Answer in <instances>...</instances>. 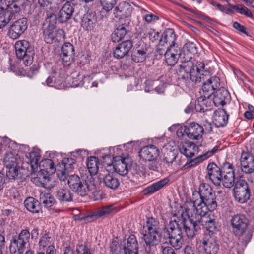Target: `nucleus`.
Returning a JSON list of instances; mask_svg holds the SVG:
<instances>
[{
    "label": "nucleus",
    "instance_id": "1",
    "mask_svg": "<svg viewBox=\"0 0 254 254\" xmlns=\"http://www.w3.org/2000/svg\"><path fill=\"white\" fill-rule=\"evenodd\" d=\"M181 72L186 75H181V78L185 81L190 79L195 83H202L200 92L211 97L215 91L219 88L220 79L216 76H211L210 72L205 69V64L203 62L196 61L193 63L191 61L182 63L180 65Z\"/></svg>",
    "mask_w": 254,
    "mask_h": 254
},
{
    "label": "nucleus",
    "instance_id": "2",
    "mask_svg": "<svg viewBox=\"0 0 254 254\" xmlns=\"http://www.w3.org/2000/svg\"><path fill=\"white\" fill-rule=\"evenodd\" d=\"M143 239L146 244L145 251L151 254L156 251V246L160 242V228L159 222L153 217L148 218L144 226Z\"/></svg>",
    "mask_w": 254,
    "mask_h": 254
},
{
    "label": "nucleus",
    "instance_id": "3",
    "mask_svg": "<svg viewBox=\"0 0 254 254\" xmlns=\"http://www.w3.org/2000/svg\"><path fill=\"white\" fill-rule=\"evenodd\" d=\"M162 234L165 238L169 239V244L175 249H179L182 246L183 238L181 227L176 221H171L166 225L163 229Z\"/></svg>",
    "mask_w": 254,
    "mask_h": 254
},
{
    "label": "nucleus",
    "instance_id": "4",
    "mask_svg": "<svg viewBox=\"0 0 254 254\" xmlns=\"http://www.w3.org/2000/svg\"><path fill=\"white\" fill-rule=\"evenodd\" d=\"M20 10V4L18 1L0 0V29L4 27Z\"/></svg>",
    "mask_w": 254,
    "mask_h": 254
},
{
    "label": "nucleus",
    "instance_id": "5",
    "mask_svg": "<svg viewBox=\"0 0 254 254\" xmlns=\"http://www.w3.org/2000/svg\"><path fill=\"white\" fill-rule=\"evenodd\" d=\"M189 208L191 206L192 210L199 216L206 215L207 211H213L215 210L217 207V203L216 201L215 196L209 197L202 200L198 199H193L190 201H187L185 204Z\"/></svg>",
    "mask_w": 254,
    "mask_h": 254
},
{
    "label": "nucleus",
    "instance_id": "6",
    "mask_svg": "<svg viewBox=\"0 0 254 254\" xmlns=\"http://www.w3.org/2000/svg\"><path fill=\"white\" fill-rule=\"evenodd\" d=\"M190 208L185 205V212L188 217V220L183 221V228L186 233V236L189 239H192L196 235V232L200 229L199 227V221H201V216H199Z\"/></svg>",
    "mask_w": 254,
    "mask_h": 254
},
{
    "label": "nucleus",
    "instance_id": "7",
    "mask_svg": "<svg viewBox=\"0 0 254 254\" xmlns=\"http://www.w3.org/2000/svg\"><path fill=\"white\" fill-rule=\"evenodd\" d=\"M231 222L234 234L239 237V239L243 245H246L251 238V236L249 234L245 235L244 237L243 236L249 224L247 218L244 215L237 214L232 217Z\"/></svg>",
    "mask_w": 254,
    "mask_h": 254
},
{
    "label": "nucleus",
    "instance_id": "8",
    "mask_svg": "<svg viewBox=\"0 0 254 254\" xmlns=\"http://www.w3.org/2000/svg\"><path fill=\"white\" fill-rule=\"evenodd\" d=\"M110 251L112 254H139L138 243L134 235H130L127 239L123 242L120 246L112 244L110 246Z\"/></svg>",
    "mask_w": 254,
    "mask_h": 254
},
{
    "label": "nucleus",
    "instance_id": "9",
    "mask_svg": "<svg viewBox=\"0 0 254 254\" xmlns=\"http://www.w3.org/2000/svg\"><path fill=\"white\" fill-rule=\"evenodd\" d=\"M15 49L17 57L22 60L26 66L32 64L34 51L28 41L25 40L17 41L15 44Z\"/></svg>",
    "mask_w": 254,
    "mask_h": 254
},
{
    "label": "nucleus",
    "instance_id": "10",
    "mask_svg": "<svg viewBox=\"0 0 254 254\" xmlns=\"http://www.w3.org/2000/svg\"><path fill=\"white\" fill-rule=\"evenodd\" d=\"M30 233L28 229L21 231L17 236L12 237L9 246L11 254H21L25 251L26 245L29 243Z\"/></svg>",
    "mask_w": 254,
    "mask_h": 254
},
{
    "label": "nucleus",
    "instance_id": "11",
    "mask_svg": "<svg viewBox=\"0 0 254 254\" xmlns=\"http://www.w3.org/2000/svg\"><path fill=\"white\" fill-rule=\"evenodd\" d=\"M20 161V157L15 152H7L4 157V163L8 168L7 176L9 179H14L18 175L19 167L18 166Z\"/></svg>",
    "mask_w": 254,
    "mask_h": 254
},
{
    "label": "nucleus",
    "instance_id": "12",
    "mask_svg": "<svg viewBox=\"0 0 254 254\" xmlns=\"http://www.w3.org/2000/svg\"><path fill=\"white\" fill-rule=\"evenodd\" d=\"M39 166L43 169H41L40 172L38 174L37 179L43 187L48 189L52 188L53 185L50 183L51 180L48 175V172L55 171L53 161L51 159H46L40 162Z\"/></svg>",
    "mask_w": 254,
    "mask_h": 254
},
{
    "label": "nucleus",
    "instance_id": "13",
    "mask_svg": "<svg viewBox=\"0 0 254 254\" xmlns=\"http://www.w3.org/2000/svg\"><path fill=\"white\" fill-rule=\"evenodd\" d=\"M235 200L240 203L246 202L251 195L250 188L248 183L242 179L237 180L233 188Z\"/></svg>",
    "mask_w": 254,
    "mask_h": 254
},
{
    "label": "nucleus",
    "instance_id": "14",
    "mask_svg": "<svg viewBox=\"0 0 254 254\" xmlns=\"http://www.w3.org/2000/svg\"><path fill=\"white\" fill-rule=\"evenodd\" d=\"M27 28V20L22 18L14 22L9 27L8 36L12 39L18 38Z\"/></svg>",
    "mask_w": 254,
    "mask_h": 254
},
{
    "label": "nucleus",
    "instance_id": "15",
    "mask_svg": "<svg viewBox=\"0 0 254 254\" xmlns=\"http://www.w3.org/2000/svg\"><path fill=\"white\" fill-rule=\"evenodd\" d=\"M184 132L190 139L199 140L202 136L204 129L198 123L191 122L184 127Z\"/></svg>",
    "mask_w": 254,
    "mask_h": 254
},
{
    "label": "nucleus",
    "instance_id": "16",
    "mask_svg": "<svg viewBox=\"0 0 254 254\" xmlns=\"http://www.w3.org/2000/svg\"><path fill=\"white\" fill-rule=\"evenodd\" d=\"M74 48L70 43H65L61 47V57L64 66H69L74 61Z\"/></svg>",
    "mask_w": 254,
    "mask_h": 254
},
{
    "label": "nucleus",
    "instance_id": "17",
    "mask_svg": "<svg viewBox=\"0 0 254 254\" xmlns=\"http://www.w3.org/2000/svg\"><path fill=\"white\" fill-rule=\"evenodd\" d=\"M159 149L153 145H149L143 147L139 152L140 159L149 162L154 161L159 156Z\"/></svg>",
    "mask_w": 254,
    "mask_h": 254
},
{
    "label": "nucleus",
    "instance_id": "18",
    "mask_svg": "<svg viewBox=\"0 0 254 254\" xmlns=\"http://www.w3.org/2000/svg\"><path fill=\"white\" fill-rule=\"evenodd\" d=\"M240 167L242 172L251 174L254 171V156L249 152H243L240 159Z\"/></svg>",
    "mask_w": 254,
    "mask_h": 254
},
{
    "label": "nucleus",
    "instance_id": "19",
    "mask_svg": "<svg viewBox=\"0 0 254 254\" xmlns=\"http://www.w3.org/2000/svg\"><path fill=\"white\" fill-rule=\"evenodd\" d=\"M218 147L217 146H214L212 149H209L202 154L195 158L194 159H191L189 161L186 162L181 168V170H186L195 166L203 161L206 160L210 157L213 155L218 150Z\"/></svg>",
    "mask_w": 254,
    "mask_h": 254
},
{
    "label": "nucleus",
    "instance_id": "20",
    "mask_svg": "<svg viewBox=\"0 0 254 254\" xmlns=\"http://www.w3.org/2000/svg\"><path fill=\"white\" fill-rule=\"evenodd\" d=\"M204 251L206 254H217L219 245L216 237L210 235H206L202 242Z\"/></svg>",
    "mask_w": 254,
    "mask_h": 254
},
{
    "label": "nucleus",
    "instance_id": "21",
    "mask_svg": "<svg viewBox=\"0 0 254 254\" xmlns=\"http://www.w3.org/2000/svg\"><path fill=\"white\" fill-rule=\"evenodd\" d=\"M113 205H106L97 208L92 214L83 218L88 222H92L98 218L105 217L109 215L114 210Z\"/></svg>",
    "mask_w": 254,
    "mask_h": 254
},
{
    "label": "nucleus",
    "instance_id": "22",
    "mask_svg": "<svg viewBox=\"0 0 254 254\" xmlns=\"http://www.w3.org/2000/svg\"><path fill=\"white\" fill-rule=\"evenodd\" d=\"M176 35L173 29L168 28L166 29L159 40V46H166L167 47H175V43L176 41Z\"/></svg>",
    "mask_w": 254,
    "mask_h": 254
},
{
    "label": "nucleus",
    "instance_id": "23",
    "mask_svg": "<svg viewBox=\"0 0 254 254\" xmlns=\"http://www.w3.org/2000/svg\"><path fill=\"white\" fill-rule=\"evenodd\" d=\"M114 161H112V165L113 166L114 170L119 174L124 176L128 172V159L118 156L113 158Z\"/></svg>",
    "mask_w": 254,
    "mask_h": 254
},
{
    "label": "nucleus",
    "instance_id": "24",
    "mask_svg": "<svg viewBox=\"0 0 254 254\" xmlns=\"http://www.w3.org/2000/svg\"><path fill=\"white\" fill-rule=\"evenodd\" d=\"M133 46L131 40H126L119 44L115 48L113 55L116 59H122L127 55Z\"/></svg>",
    "mask_w": 254,
    "mask_h": 254
},
{
    "label": "nucleus",
    "instance_id": "25",
    "mask_svg": "<svg viewBox=\"0 0 254 254\" xmlns=\"http://www.w3.org/2000/svg\"><path fill=\"white\" fill-rule=\"evenodd\" d=\"M220 169L215 164H209L207 166V175L206 178H208L216 186H219L221 184V177H222Z\"/></svg>",
    "mask_w": 254,
    "mask_h": 254
},
{
    "label": "nucleus",
    "instance_id": "26",
    "mask_svg": "<svg viewBox=\"0 0 254 254\" xmlns=\"http://www.w3.org/2000/svg\"><path fill=\"white\" fill-rule=\"evenodd\" d=\"M229 114L225 109H218L214 112L213 123L216 127H225L228 122Z\"/></svg>",
    "mask_w": 254,
    "mask_h": 254
},
{
    "label": "nucleus",
    "instance_id": "27",
    "mask_svg": "<svg viewBox=\"0 0 254 254\" xmlns=\"http://www.w3.org/2000/svg\"><path fill=\"white\" fill-rule=\"evenodd\" d=\"M180 56V51L177 47H167L164 53L165 60L170 66H174Z\"/></svg>",
    "mask_w": 254,
    "mask_h": 254
},
{
    "label": "nucleus",
    "instance_id": "28",
    "mask_svg": "<svg viewBox=\"0 0 254 254\" xmlns=\"http://www.w3.org/2000/svg\"><path fill=\"white\" fill-rule=\"evenodd\" d=\"M74 11L73 5H72L69 2H66L59 12L58 18L59 21L62 23L67 22L71 18Z\"/></svg>",
    "mask_w": 254,
    "mask_h": 254
},
{
    "label": "nucleus",
    "instance_id": "29",
    "mask_svg": "<svg viewBox=\"0 0 254 254\" xmlns=\"http://www.w3.org/2000/svg\"><path fill=\"white\" fill-rule=\"evenodd\" d=\"M229 93L224 88L219 89L214 96L213 101L216 106H224L230 101Z\"/></svg>",
    "mask_w": 254,
    "mask_h": 254
},
{
    "label": "nucleus",
    "instance_id": "30",
    "mask_svg": "<svg viewBox=\"0 0 254 254\" xmlns=\"http://www.w3.org/2000/svg\"><path fill=\"white\" fill-rule=\"evenodd\" d=\"M200 96L195 102V109L197 112H204L208 110L207 108L211 106L210 97H207L205 93L200 92Z\"/></svg>",
    "mask_w": 254,
    "mask_h": 254
},
{
    "label": "nucleus",
    "instance_id": "31",
    "mask_svg": "<svg viewBox=\"0 0 254 254\" xmlns=\"http://www.w3.org/2000/svg\"><path fill=\"white\" fill-rule=\"evenodd\" d=\"M73 194L67 188H59L56 191L55 197L60 203L70 202L73 199Z\"/></svg>",
    "mask_w": 254,
    "mask_h": 254
},
{
    "label": "nucleus",
    "instance_id": "32",
    "mask_svg": "<svg viewBox=\"0 0 254 254\" xmlns=\"http://www.w3.org/2000/svg\"><path fill=\"white\" fill-rule=\"evenodd\" d=\"M169 182V179L165 178L148 186L143 190L142 192L144 195L151 194L162 189Z\"/></svg>",
    "mask_w": 254,
    "mask_h": 254
},
{
    "label": "nucleus",
    "instance_id": "33",
    "mask_svg": "<svg viewBox=\"0 0 254 254\" xmlns=\"http://www.w3.org/2000/svg\"><path fill=\"white\" fill-rule=\"evenodd\" d=\"M147 48L144 45L136 47L131 55L132 60L135 63L143 62L146 58Z\"/></svg>",
    "mask_w": 254,
    "mask_h": 254
},
{
    "label": "nucleus",
    "instance_id": "34",
    "mask_svg": "<svg viewBox=\"0 0 254 254\" xmlns=\"http://www.w3.org/2000/svg\"><path fill=\"white\" fill-rule=\"evenodd\" d=\"M201 220L199 224L202 225L210 233H214L217 230L218 224L215 218L206 217L205 215L201 216Z\"/></svg>",
    "mask_w": 254,
    "mask_h": 254
},
{
    "label": "nucleus",
    "instance_id": "35",
    "mask_svg": "<svg viewBox=\"0 0 254 254\" xmlns=\"http://www.w3.org/2000/svg\"><path fill=\"white\" fill-rule=\"evenodd\" d=\"M211 187L207 184H201L199 188V191L195 193H193V196H199L200 199L202 200L209 197H213L214 194L213 193Z\"/></svg>",
    "mask_w": 254,
    "mask_h": 254
},
{
    "label": "nucleus",
    "instance_id": "36",
    "mask_svg": "<svg viewBox=\"0 0 254 254\" xmlns=\"http://www.w3.org/2000/svg\"><path fill=\"white\" fill-rule=\"evenodd\" d=\"M132 9V7L129 3L122 2L116 7L115 11L116 14L120 17H128L130 16Z\"/></svg>",
    "mask_w": 254,
    "mask_h": 254
},
{
    "label": "nucleus",
    "instance_id": "37",
    "mask_svg": "<svg viewBox=\"0 0 254 254\" xmlns=\"http://www.w3.org/2000/svg\"><path fill=\"white\" fill-rule=\"evenodd\" d=\"M102 179L105 186L112 190L116 189L120 185L118 179L113 173H108L103 177Z\"/></svg>",
    "mask_w": 254,
    "mask_h": 254
},
{
    "label": "nucleus",
    "instance_id": "38",
    "mask_svg": "<svg viewBox=\"0 0 254 254\" xmlns=\"http://www.w3.org/2000/svg\"><path fill=\"white\" fill-rule=\"evenodd\" d=\"M24 205L28 211L33 213H38L41 211L40 202L33 197L27 198L24 201Z\"/></svg>",
    "mask_w": 254,
    "mask_h": 254
},
{
    "label": "nucleus",
    "instance_id": "39",
    "mask_svg": "<svg viewBox=\"0 0 254 254\" xmlns=\"http://www.w3.org/2000/svg\"><path fill=\"white\" fill-rule=\"evenodd\" d=\"M96 21V17L94 14L86 13L82 18L81 26L86 30H91L93 29Z\"/></svg>",
    "mask_w": 254,
    "mask_h": 254
},
{
    "label": "nucleus",
    "instance_id": "40",
    "mask_svg": "<svg viewBox=\"0 0 254 254\" xmlns=\"http://www.w3.org/2000/svg\"><path fill=\"white\" fill-rule=\"evenodd\" d=\"M56 12L54 11V10L46 11V18L43 24L42 28L46 27L55 29L57 23V16L55 14Z\"/></svg>",
    "mask_w": 254,
    "mask_h": 254
},
{
    "label": "nucleus",
    "instance_id": "41",
    "mask_svg": "<svg viewBox=\"0 0 254 254\" xmlns=\"http://www.w3.org/2000/svg\"><path fill=\"white\" fill-rule=\"evenodd\" d=\"M53 75L54 78V83L56 84V88H60L64 86L62 85L66 77L64 70L62 69H57L53 71Z\"/></svg>",
    "mask_w": 254,
    "mask_h": 254
},
{
    "label": "nucleus",
    "instance_id": "42",
    "mask_svg": "<svg viewBox=\"0 0 254 254\" xmlns=\"http://www.w3.org/2000/svg\"><path fill=\"white\" fill-rule=\"evenodd\" d=\"M183 50L184 55H186L187 56V58L189 59L187 62L190 61V59H192V57L197 52V49L195 44L191 42H188L185 44L183 48ZM186 62H187V61ZM192 62L193 63H195L196 62H193L192 61Z\"/></svg>",
    "mask_w": 254,
    "mask_h": 254
},
{
    "label": "nucleus",
    "instance_id": "43",
    "mask_svg": "<svg viewBox=\"0 0 254 254\" xmlns=\"http://www.w3.org/2000/svg\"><path fill=\"white\" fill-rule=\"evenodd\" d=\"M127 30L124 25L119 26L112 33L111 36L113 42H118L126 35Z\"/></svg>",
    "mask_w": 254,
    "mask_h": 254
},
{
    "label": "nucleus",
    "instance_id": "44",
    "mask_svg": "<svg viewBox=\"0 0 254 254\" xmlns=\"http://www.w3.org/2000/svg\"><path fill=\"white\" fill-rule=\"evenodd\" d=\"M87 167L91 175H95L98 170L99 160L97 157L91 156L89 157L86 162Z\"/></svg>",
    "mask_w": 254,
    "mask_h": 254
},
{
    "label": "nucleus",
    "instance_id": "45",
    "mask_svg": "<svg viewBox=\"0 0 254 254\" xmlns=\"http://www.w3.org/2000/svg\"><path fill=\"white\" fill-rule=\"evenodd\" d=\"M90 186L85 180H82L75 189L73 190L81 196L87 195L90 191Z\"/></svg>",
    "mask_w": 254,
    "mask_h": 254
},
{
    "label": "nucleus",
    "instance_id": "46",
    "mask_svg": "<svg viewBox=\"0 0 254 254\" xmlns=\"http://www.w3.org/2000/svg\"><path fill=\"white\" fill-rule=\"evenodd\" d=\"M40 201L46 208H51L55 202L54 198L50 193L46 192L41 193Z\"/></svg>",
    "mask_w": 254,
    "mask_h": 254
},
{
    "label": "nucleus",
    "instance_id": "47",
    "mask_svg": "<svg viewBox=\"0 0 254 254\" xmlns=\"http://www.w3.org/2000/svg\"><path fill=\"white\" fill-rule=\"evenodd\" d=\"M57 0H39V3L41 6L46 7V11H57L58 6L57 3Z\"/></svg>",
    "mask_w": 254,
    "mask_h": 254
},
{
    "label": "nucleus",
    "instance_id": "48",
    "mask_svg": "<svg viewBox=\"0 0 254 254\" xmlns=\"http://www.w3.org/2000/svg\"><path fill=\"white\" fill-rule=\"evenodd\" d=\"M54 29L42 28L43 38L46 43L51 44L54 42Z\"/></svg>",
    "mask_w": 254,
    "mask_h": 254
},
{
    "label": "nucleus",
    "instance_id": "49",
    "mask_svg": "<svg viewBox=\"0 0 254 254\" xmlns=\"http://www.w3.org/2000/svg\"><path fill=\"white\" fill-rule=\"evenodd\" d=\"M235 180V173H228L227 175H222L221 177V182L225 187L227 188H230L235 185L236 183Z\"/></svg>",
    "mask_w": 254,
    "mask_h": 254
},
{
    "label": "nucleus",
    "instance_id": "50",
    "mask_svg": "<svg viewBox=\"0 0 254 254\" xmlns=\"http://www.w3.org/2000/svg\"><path fill=\"white\" fill-rule=\"evenodd\" d=\"M194 147L195 144L194 143H189L187 145V147H185L184 145H180L179 146V150L181 154L184 155L187 158H190L195 155L194 152L191 150V148H194Z\"/></svg>",
    "mask_w": 254,
    "mask_h": 254
},
{
    "label": "nucleus",
    "instance_id": "51",
    "mask_svg": "<svg viewBox=\"0 0 254 254\" xmlns=\"http://www.w3.org/2000/svg\"><path fill=\"white\" fill-rule=\"evenodd\" d=\"M144 38H147L151 42H157L160 38V33L155 29H147L144 34Z\"/></svg>",
    "mask_w": 254,
    "mask_h": 254
},
{
    "label": "nucleus",
    "instance_id": "52",
    "mask_svg": "<svg viewBox=\"0 0 254 254\" xmlns=\"http://www.w3.org/2000/svg\"><path fill=\"white\" fill-rule=\"evenodd\" d=\"M117 0H100L102 9L106 12L111 11L116 4Z\"/></svg>",
    "mask_w": 254,
    "mask_h": 254
},
{
    "label": "nucleus",
    "instance_id": "53",
    "mask_svg": "<svg viewBox=\"0 0 254 254\" xmlns=\"http://www.w3.org/2000/svg\"><path fill=\"white\" fill-rule=\"evenodd\" d=\"M76 161L72 158H65L62 161V166L67 172H70L74 169Z\"/></svg>",
    "mask_w": 254,
    "mask_h": 254
},
{
    "label": "nucleus",
    "instance_id": "54",
    "mask_svg": "<svg viewBox=\"0 0 254 254\" xmlns=\"http://www.w3.org/2000/svg\"><path fill=\"white\" fill-rule=\"evenodd\" d=\"M81 181L77 175H72L68 177L67 183L70 188L73 190Z\"/></svg>",
    "mask_w": 254,
    "mask_h": 254
},
{
    "label": "nucleus",
    "instance_id": "55",
    "mask_svg": "<svg viewBox=\"0 0 254 254\" xmlns=\"http://www.w3.org/2000/svg\"><path fill=\"white\" fill-rule=\"evenodd\" d=\"M52 238L49 236V233H45L43 234L39 242V245L40 248L44 249L49 245H52L51 244Z\"/></svg>",
    "mask_w": 254,
    "mask_h": 254
},
{
    "label": "nucleus",
    "instance_id": "56",
    "mask_svg": "<svg viewBox=\"0 0 254 254\" xmlns=\"http://www.w3.org/2000/svg\"><path fill=\"white\" fill-rule=\"evenodd\" d=\"M220 169L221 175H227L230 173L231 174L235 173L233 165L228 162L223 163Z\"/></svg>",
    "mask_w": 254,
    "mask_h": 254
},
{
    "label": "nucleus",
    "instance_id": "57",
    "mask_svg": "<svg viewBox=\"0 0 254 254\" xmlns=\"http://www.w3.org/2000/svg\"><path fill=\"white\" fill-rule=\"evenodd\" d=\"M162 254H176L172 247L169 245L167 242L162 243L160 246Z\"/></svg>",
    "mask_w": 254,
    "mask_h": 254
},
{
    "label": "nucleus",
    "instance_id": "58",
    "mask_svg": "<svg viewBox=\"0 0 254 254\" xmlns=\"http://www.w3.org/2000/svg\"><path fill=\"white\" fill-rule=\"evenodd\" d=\"M178 156V154L174 151H169L163 159V161L168 166L173 164Z\"/></svg>",
    "mask_w": 254,
    "mask_h": 254
},
{
    "label": "nucleus",
    "instance_id": "59",
    "mask_svg": "<svg viewBox=\"0 0 254 254\" xmlns=\"http://www.w3.org/2000/svg\"><path fill=\"white\" fill-rule=\"evenodd\" d=\"M65 38V34L62 29L55 30L54 42H60L64 41Z\"/></svg>",
    "mask_w": 254,
    "mask_h": 254
},
{
    "label": "nucleus",
    "instance_id": "60",
    "mask_svg": "<svg viewBox=\"0 0 254 254\" xmlns=\"http://www.w3.org/2000/svg\"><path fill=\"white\" fill-rule=\"evenodd\" d=\"M69 172H67V170H65L64 168V169H57L56 170V174L58 178L61 181H64L66 179H68L67 176L69 175Z\"/></svg>",
    "mask_w": 254,
    "mask_h": 254
},
{
    "label": "nucleus",
    "instance_id": "61",
    "mask_svg": "<svg viewBox=\"0 0 254 254\" xmlns=\"http://www.w3.org/2000/svg\"><path fill=\"white\" fill-rule=\"evenodd\" d=\"M83 252L82 254H91L90 249L85 245L78 244L76 246V252L79 254Z\"/></svg>",
    "mask_w": 254,
    "mask_h": 254
},
{
    "label": "nucleus",
    "instance_id": "62",
    "mask_svg": "<svg viewBox=\"0 0 254 254\" xmlns=\"http://www.w3.org/2000/svg\"><path fill=\"white\" fill-rule=\"evenodd\" d=\"M233 27L239 32L248 36L249 32L247 31V28L242 25H241L237 22H234L233 24Z\"/></svg>",
    "mask_w": 254,
    "mask_h": 254
},
{
    "label": "nucleus",
    "instance_id": "63",
    "mask_svg": "<svg viewBox=\"0 0 254 254\" xmlns=\"http://www.w3.org/2000/svg\"><path fill=\"white\" fill-rule=\"evenodd\" d=\"M240 9L239 10V13L241 14H243L249 17H252L253 14L244 5H240Z\"/></svg>",
    "mask_w": 254,
    "mask_h": 254
},
{
    "label": "nucleus",
    "instance_id": "64",
    "mask_svg": "<svg viewBox=\"0 0 254 254\" xmlns=\"http://www.w3.org/2000/svg\"><path fill=\"white\" fill-rule=\"evenodd\" d=\"M29 157L31 159V163H34L35 164H38L40 158V155L38 153L33 151L29 153Z\"/></svg>",
    "mask_w": 254,
    "mask_h": 254
}]
</instances>
